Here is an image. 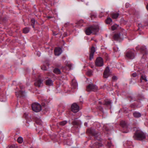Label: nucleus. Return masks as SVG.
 <instances>
[{
  "mask_svg": "<svg viewBox=\"0 0 148 148\" xmlns=\"http://www.w3.org/2000/svg\"><path fill=\"white\" fill-rule=\"evenodd\" d=\"M98 27L97 25L91 26L86 29L85 33L87 35H89L92 33L95 34L98 32Z\"/></svg>",
  "mask_w": 148,
  "mask_h": 148,
  "instance_id": "obj_1",
  "label": "nucleus"
},
{
  "mask_svg": "<svg viewBox=\"0 0 148 148\" xmlns=\"http://www.w3.org/2000/svg\"><path fill=\"white\" fill-rule=\"evenodd\" d=\"M134 137L135 139L139 140H142L145 138V135L140 129L138 130L135 132Z\"/></svg>",
  "mask_w": 148,
  "mask_h": 148,
  "instance_id": "obj_2",
  "label": "nucleus"
},
{
  "mask_svg": "<svg viewBox=\"0 0 148 148\" xmlns=\"http://www.w3.org/2000/svg\"><path fill=\"white\" fill-rule=\"evenodd\" d=\"M32 108L33 111L38 112L41 110V107L40 104L37 103H34L32 105Z\"/></svg>",
  "mask_w": 148,
  "mask_h": 148,
  "instance_id": "obj_3",
  "label": "nucleus"
},
{
  "mask_svg": "<svg viewBox=\"0 0 148 148\" xmlns=\"http://www.w3.org/2000/svg\"><path fill=\"white\" fill-rule=\"evenodd\" d=\"M126 56L128 59H133L135 56L134 50H129L127 52Z\"/></svg>",
  "mask_w": 148,
  "mask_h": 148,
  "instance_id": "obj_4",
  "label": "nucleus"
},
{
  "mask_svg": "<svg viewBox=\"0 0 148 148\" xmlns=\"http://www.w3.org/2000/svg\"><path fill=\"white\" fill-rule=\"evenodd\" d=\"M96 65L98 66H101L103 65L102 59L100 57L97 58L95 61Z\"/></svg>",
  "mask_w": 148,
  "mask_h": 148,
  "instance_id": "obj_5",
  "label": "nucleus"
},
{
  "mask_svg": "<svg viewBox=\"0 0 148 148\" xmlns=\"http://www.w3.org/2000/svg\"><path fill=\"white\" fill-rule=\"evenodd\" d=\"M71 111L74 113H76L79 110V107L76 103L73 104L71 106Z\"/></svg>",
  "mask_w": 148,
  "mask_h": 148,
  "instance_id": "obj_6",
  "label": "nucleus"
},
{
  "mask_svg": "<svg viewBox=\"0 0 148 148\" xmlns=\"http://www.w3.org/2000/svg\"><path fill=\"white\" fill-rule=\"evenodd\" d=\"M109 69L108 67H107L105 69L103 73V77L106 78H108L110 75Z\"/></svg>",
  "mask_w": 148,
  "mask_h": 148,
  "instance_id": "obj_7",
  "label": "nucleus"
},
{
  "mask_svg": "<svg viewBox=\"0 0 148 148\" xmlns=\"http://www.w3.org/2000/svg\"><path fill=\"white\" fill-rule=\"evenodd\" d=\"M72 88L76 89L77 87L78 84L75 79L72 80L71 83Z\"/></svg>",
  "mask_w": 148,
  "mask_h": 148,
  "instance_id": "obj_8",
  "label": "nucleus"
},
{
  "mask_svg": "<svg viewBox=\"0 0 148 148\" xmlns=\"http://www.w3.org/2000/svg\"><path fill=\"white\" fill-rule=\"evenodd\" d=\"M96 87L95 86L91 84H89L87 87V90L88 91H94L96 89Z\"/></svg>",
  "mask_w": 148,
  "mask_h": 148,
  "instance_id": "obj_9",
  "label": "nucleus"
},
{
  "mask_svg": "<svg viewBox=\"0 0 148 148\" xmlns=\"http://www.w3.org/2000/svg\"><path fill=\"white\" fill-rule=\"evenodd\" d=\"M62 50L60 48H56L54 50L55 54L56 56H59L62 53Z\"/></svg>",
  "mask_w": 148,
  "mask_h": 148,
  "instance_id": "obj_10",
  "label": "nucleus"
},
{
  "mask_svg": "<svg viewBox=\"0 0 148 148\" xmlns=\"http://www.w3.org/2000/svg\"><path fill=\"white\" fill-rule=\"evenodd\" d=\"M95 52V48L92 47L91 49L89 56V60H91L93 58V55Z\"/></svg>",
  "mask_w": 148,
  "mask_h": 148,
  "instance_id": "obj_11",
  "label": "nucleus"
},
{
  "mask_svg": "<svg viewBox=\"0 0 148 148\" xmlns=\"http://www.w3.org/2000/svg\"><path fill=\"white\" fill-rule=\"evenodd\" d=\"M42 81L39 79L36 81L34 83L35 85L38 87H40L42 85Z\"/></svg>",
  "mask_w": 148,
  "mask_h": 148,
  "instance_id": "obj_12",
  "label": "nucleus"
},
{
  "mask_svg": "<svg viewBox=\"0 0 148 148\" xmlns=\"http://www.w3.org/2000/svg\"><path fill=\"white\" fill-rule=\"evenodd\" d=\"M25 93L23 90H21L18 92H16V95L17 97L24 96L25 95Z\"/></svg>",
  "mask_w": 148,
  "mask_h": 148,
  "instance_id": "obj_13",
  "label": "nucleus"
},
{
  "mask_svg": "<svg viewBox=\"0 0 148 148\" xmlns=\"http://www.w3.org/2000/svg\"><path fill=\"white\" fill-rule=\"evenodd\" d=\"M113 38L115 40H118L119 39L122 38L120 36V34H116L114 35Z\"/></svg>",
  "mask_w": 148,
  "mask_h": 148,
  "instance_id": "obj_14",
  "label": "nucleus"
},
{
  "mask_svg": "<svg viewBox=\"0 0 148 148\" xmlns=\"http://www.w3.org/2000/svg\"><path fill=\"white\" fill-rule=\"evenodd\" d=\"M46 84L49 86H52L53 84V82L51 79H48L46 81Z\"/></svg>",
  "mask_w": 148,
  "mask_h": 148,
  "instance_id": "obj_15",
  "label": "nucleus"
},
{
  "mask_svg": "<svg viewBox=\"0 0 148 148\" xmlns=\"http://www.w3.org/2000/svg\"><path fill=\"white\" fill-rule=\"evenodd\" d=\"M133 115L134 117L138 118L141 116V114L138 112H135L133 113Z\"/></svg>",
  "mask_w": 148,
  "mask_h": 148,
  "instance_id": "obj_16",
  "label": "nucleus"
},
{
  "mask_svg": "<svg viewBox=\"0 0 148 148\" xmlns=\"http://www.w3.org/2000/svg\"><path fill=\"white\" fill-rule=\"evenodd\" d=\"M111 15L113 18L116 19L118 17L119 14L117 13H113Z\"/></svg>",
  "mask_w": 148,
  "mask_h": 148,
  "instance_id": "obj_17",
  "label": "nucleus"
},
{
  "mask_svg": "<svg viewBox=\"0 0 148 148\" xmlns=\"http://www.w3.org/2000/svg\"><path fill=\"white\" fill-rule=\"evenodd\" d=\"M112 22V20L110 17L107 18V19L106 20V23L108 24H111Z\"/></svg>",
  "mask_w": 148,
  "mask_h": 148,
  "instance_id": "obj_18",
  "label": "nucleus"
},
{
  "mask_svg": "<svg viewBox=\"0 0 148 148\" xmlns=\"http://www.w3.org/2000/svg\"><path fill=\"white\" fill-rule=\"evenodd\" d=\"M53 72L57 74H60L61 73V71L60 69L58 68L55 69L54 70Z\"/></svg>",
  "mask_w": 148,
  "mask_h": 148,
  "instance_id": "obj_19",
  "label": "nucleus"
},
{
  "mask_svg": "<svg viewBox=\"0 0 148 148\" xmlns=\"http://www.w3.org/2000/svg\"><path fill=\"white\" fill-rule=\"evenodd\" d=\"M65 64H66V66H67L69 69L71 68L72 65L69 62H66Z\"/></svg>",
  "mask_w": 148,
  "mask_h": 148,
  "instance_id": "obj_20",
  "label": "nucleus"
},
{
  "mask_svg": "<svg viewBox=\"0 0 148 148\" xmlns=\"http://www.w3.org/2000/svg\"><path fill=\"white\" fill-rule=\"evenodd\" d=\"M121 126L123 128H126V125L125 122L124 121H122L120 123Z\"/></svg>",
  "mask_w": 148,
  "mask_h": 148,
  "instance_id": "obj_21",
  "label": "nucleus"
},
{
  "mask_svg": "<svg viewBox=\"0 0 148 148\" xmlns=\"http://www.w3.org/2000/svg\"><path fill=\"white\" fill-rule=\"evenodd\" d=\"M140 79L141 81L142 80H144L145 82L147 81V79H146V76L144 75H143L141 76Z\"/></svg>",
  "mask_w": 148,
  "mask_h": 148,
  "instance_id": "obj_22",
  "label": "nucleus"
},
{
  "mask_svg": "<svg viewBox=\"0 0 148 148\" xmlns=\"http://www.w3.org/2000/svg\"><path fill=\"white\" fill-rule=\"evenodd\" d=\"M29 31V29L28 28H25L23 30V32L24 33H27Z\"/></svg>",
  "mask_w": 148,
  "mask_h": 148,
  "instance_id": "obj_23",
  "label": "nucleus"
},
{
  "mask_svg": "<svg viewBox=\"0 0 148 148\" xmlns=\"http://www.w3.org/2000/svg\"><path fill=\"white\" fill-rule=\"evenodd\" d=\"M111 103V102L110 100H107L105 101L104 104L108 106L109 105H110Z\"/></svg>",
  "mask_w": 148,
  "mask_h": 148,
  "instance_id": "obj_24",
  "label": "nucleus"
},
{
  "mask_svg": "<svg viewBox=\"0 0 148 148\" xmlns=\"http://www.w3.org/2000/svg\"><path fill=\"white\" fill-rule=\"evenodd\" d=\"M17 141L20 143H22L23 141V138L21 137H18L17 139Z\"/></svg>",
  "mask_w": 148,
  "mask_h": 148,
  "instance_id": "obj_25",
  "label": "nucleus"
},
{
  "mask_svg": "<svg viewBox=\"0 0 148 148\" xmlns=\"http://www.w3.org/2000/svg\"><path fill=\"white\" fill-rule=\"evenodd\" d=\"M118 26L116 24H114L112 26V30H114L118 27Z\"/></svg>",
  "mask_w": 148,
  "mask_h": 148,
  "instance_id": "obj_26",
  "label": "nucleus"
},
{
  "mask_svg": "<svg viewBox=\"0 0 148 148\" xmlns=\"http://www.w3.org/2000/svg\"><path fill=\"white\" fill-rule=\"evenodd\" d=\"M90 133L95 136L96 135L98 134V133L94 130L91 131Z\"/></svg>",
  "mask_w": 148,
  "mask_h": 148,
  "instance_id": "obj_27",
  "label": "nucleus"
},
{
  "mask_svg": "<svg viewBox=\"0 0 148 148\" xmlns=\"http://www.w3.org/2000/svg\"><path fill=\"white\" fill-rule=\"evenodd\" d=\"M86 74L88 76H90L92 74V72L91 70H88V71L86 72Z\"/></svg>",
  "mask_w": 148,
  "mask_h": 148,
  "instance_id": "obj_28",
  "label": "nucleus"
},
{
  "mask_svg": "<svg viewBox=\"0 0 148 148\" xmlns=\"http://www.w3.org/2000/svg\"><path fill=\"white\" fill-rule=\"evenodd\" d=\"M67 121H64L60 122L59 124L60 125L62 126H63L65 125Z\"/></svg>",
  "mask_w": 148,
  "mask_h": 148,
  "instance_id": "obj_29",
  "label": "nucleus"
},
{
  "mask_svg": "<svg viewBox=\"0 0 148 148\" xmlns=\"http://www.w3.org/2000/svg\"><path fill=\"white\" fill-rule=\"evenodd\" d=\"M35 20L34 19L32 18L31 20V22L32 23V25L33 28L34 27V24L35 23Z\"/></svg>",
  "mask_w": 148,
  "mask_h": 148,
  "instance_id": "obj_30",
  "label": "nucleus"
},
{
  "mask_svg": "<svg viewBox=\"0 0 148 148\" xmlns=\"http://www.w3.org/2000/svg\"><path fill=\"white\" fill-rule=\"evenodd\" d=\"M36 55L38 56H40V55H41L40 53V52H39V51L36 52Z\"/></svg>",
  "mask_w": 148,
  "mask_h": 148,
  "instance_id": "obj_31",
  "label": "nucleus"
},
{
  "mask_svg": "<svg viewBox=\"0 0 148 148\" xmlns=\"http://www.w3.org/2000/svg\"><path fill=\"white\" fill-rule=\"evenodd\" d=\"M137 75L136 73H133L132 74V76L134 77H136L137 76Z\"/></svg>",
  "mask_w": 148,
  "mask_h": 148,
  "instance_id": "obj_32",
  "label": "nucleus"
},
{
  "mask_svg": "<svg viewBox=\"0 0 148 148\" xmlns=\"http://www.w3.org/2000/svg\"><path fill=\"white\" fill-rule=\"evenodd\" d=\"M117 79V77L115 76H114L112 77L113 80H116Z\"/></svg>",
  "mask_w": 148,
  "mask_h": 148,
  "instance_id": "obj_33",
  "label": "nucleus"
},
{
  "mask_svg": "<svg viewBox=\"0 0 148 148\" xmlns=\"http://www.w3.org/2000/svg\"><path fill=\"white\" fill-rule=\"evenodd\" d=\"M16 146L11 145L10 147L9 148H16Z\"/></svg>",
  "mask_w": 148,
  "mask_h": 148,
  "instance_id": "obj_34",
  "label": "nucleus"
},
{
  "mask_svg": "<svg viewBox=\"0 0 148 148\" xmlns=\"http://www.w3.org/2000/svg\"><path fill=\"white\" fill-rule=\"evenodd\" d=\"M41 69L43 70H46L47 69L45 68V67L44 66H42L41 67Z\"/></svg>",
  "mask_w": 148,
  "mask_h": 148,
  "instance_id": "obj_35",
  "label": "nucleus"
},
{
  "mask_svg": "<svg viewBox=\"0 0 148 148\" xmlns=\"http://www.w3.org/2000/svg\"><path fill=\"white\" fill-rule=\"evenodd\" d=\"M129 3H126V7H127V8L128 7V6H129Z\"/></svg>",
  "mask_w": 148,
  "mask_h": 148,
  "instance_id": "obj_36",
  "label": "nucleus"
},
{
  "mask_svg": "<svg viewBox=\"0 0 148 148\" xmlns=\"http://www.w3.org/2000/svg\"><path fill=\"white\" fill-rule=\"evenodd\" d=\"M146 8H147V9L148 10V4H147V5L146 6Z\"/></svg>",
  "mask_w": 148,
  "mask_h": 148,
  "instance_id": "obj_37",
  "label": "nucleus"
},
{
  "mask_svg": "<svg viewBox=\"0 0 148 148\" xmlns=\"http://www.w3.org/2000/svg\"><path fill=\"white\" fill-rule=\"evenodd\" d=\"M84 125H85L86 126V123H84Z\"/></svg>",
  "mask_w": 148,
  "mask_h": 148,
  "instance_id": "obj_38",
  "label": "nucleus"
},
{
  "mask_svg": "<svg viewBox=\"0 0 148 148\" xmlns=\"http://www.w3.org/2000/svg\"><path fill=\"white\" fill-rule=\"evenodd\" d=\"M99 103L101 104V103L100 102V101H99Z\"/></svg>",
  "mask_w": 148,
  "mask_h": 148,
  "instance_id": "obj_39",
  "label": "nucleus"
},
{
  "mask_svg": "<svg viewBox=\"0 0 148 148\" xmlns=\"http://www.w3.org/2000/svg\"><path fill=\"white\" fill-rule=\"evenodd\" d=\"M99 146H101V144H99Z\"/></svg>",
  "mask_w": 148,
  "mask_h": 148,
  "instance_id": "obj_40",
  "label": "nucleus"
},
{
  "mask_svg": "<svg viewBox=\"0 0 148 148\" xmlns=\"http://www.w3.org/2000/svg\"><path fill=\"white\" fill-rule=\"evenodd\" d=\"M123 132L127 133V132Z\"/></svg>",
  "mask_w": 148,
  "mask_h": 148,
  "instance_id": "obj_41",
  "label": "nucleus"
},
{
  "mask_svg": "<svg viewBox=\"0 0 148 148\" xmlns=\"http://www.w3.org/2000/svg\"><path fill=\"white\" fill-rule=\"evenodd\" d=\"M144 50V51L145 52L146 51V50Z\"/></svg>",
  "mask_w": 148,
  "mask_h": 148,
  "instance_id": "obj_42",
  "label": "nucleus"
}]
</instances>
